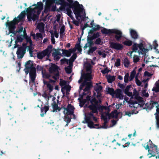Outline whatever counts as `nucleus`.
<instances>
[{
    "label": "nucleus",
    "mask_w": 159,
    "mask_h": 159,
    "mask_svg": "<svg viewBox=\"0 0 159 159\" xmlns=\"http://www.w3.org/2000/svg\"><path fill=\"white\" fill-rule=\"evenodd\" d=\"M133 114V113H129V112H126L125 113L126 115H127L128 116H130L131 115Z\"/></svg>",
    "instance_id": "obj_61"
},
{
    "label": "nucleus",
    "mask_w": 159,
    "mask_h": 159,
    "mask_svg": "<svg viewBox=\"0 0 159 159\" xmlns=\"http://www.w3.org/2000/svg\"><path fill=\"white\" fill-rule=\"evenodd\" d=\"M124 64L125 66L128 67L129 65V62L127 58H125L124 60Z\"/></svg>",
    "instance_id": "obj_35"
},
{
    "label": "nucleus",
    "mask_w": 159,
    "mask_h": 159,
    "mask_svg": "<svg viewBox=\"0 0 159 159\" xmlns=\"http://www.w3.org/2000/svg\"><path fill=\"white\" fill-rule=\"evenodd\" d=\"M142 95L143 96L146 97H148L149 96L148 93L146 92V90H143L142 92Z\"/></svg>",
    "instance_id": "obj_44"
},
{
    "label": "nucleus",
    "mask_w": 159,
    "mask_h": 159,
    "mask_svg": "<svg viewBox=\"0 0 159 159\" xmlns=\"http://www.w3.org/2000/svg\"><path fill=\"white\" fill-rule=\"evenodd\" d=\"M120 59H117L115 63V66L116 67L120 66Z\"/></svg>",
    "instance_id": "obj_45"
},
{
    "label": "nucleus",
    "mask_w": 159,
    "mask_h": 159,
    "mask_svg": "<svg viewBox=\"0 0 159 159\" xmlns=\"http://www.w3.org/2000/svg\"><path fill=\"white\" fill-rule=\"evenodd\" d=\"M153 44L154 46V47L155 49H156V48L158 46V44L157 43V41H155L153 42Z\"/></svg>",
    "instance_id": "obj_54"
},
{
    "label": "nucleus",
    "mask_w": 159,
    "mask_h": 159,
    "mask_svg": "<svg viewBox=\"0 0 159 159\" xmlns=\"http://www.w3.org/2000/svg\"><path fill=\"white\" fill-rule=\"evenodd\" d=\"M138 93L136 90H134V94L132 95V98H134L137 99H139L140 101H142V98H141L139 97L138 96Z\"/></svg>",
    "instance_id": "obj_30"
},
{
    "label": "nucleus",
    "mask_w": 159,
    "mask_h": 159,
    "mask_svg": "<svg viewBox=\"0 0 159 159\" xmlns=\"http://www.w3.org/2000/svg\"><path fill=\"white\" fill-rule=\"evenodd\" d=\"M58 67L54 64H51L49 70H58Z\"/></svg>",
    "instance_id": "obj_39"
},
{
    "label": "nucleus",
    "mask_w": 159,
    "mask_h": 159,
    "mask_svg": "<svg viewBox=\"0 0 159 159\" xmlns=\"http://www.w3.org/2000/svg\"><path fill=\"white\" fill-rule=\"evenodd\" d=\"M57 0H43V2L46 1L45 7V11L48 12L50 11H54L56 10V7L55 2Z\"/></svg>",
    "instance_id": "obj_12"
},
{
    "label": "nucleus",
    "mask_w": 159,
    "mask_h": 159,
    "mask_svg": "<svg viewBox=\"0 0 159 159\" xmlns=\"http://www.w3.org/2000/svg\"><path fill=\"white\" fill-rule=\"evenodd\" d=\"M52 106L53 108L55 110V111H57V110H58L59 111H60V109H58V106L56 104H53V103L52 104Z\"/></svg>",
    "instance_id": "obj_49"
},
{
    "label": "nucleus",
    "mask_w": 159,
    "mask_h": 159,
    "mask_svg": "<svg viewBox=\"0 0 159 159\" xmlns=\"http://www.w3.org/2000/svg\"><path fill=\"white\" fill-rule=\"evenodd\" d=\"M65 117L64 121L67 122V124L66 125V126H67L68 124L70 123V118L67 116H65Z\"/></svg>",
    "instance_id": "obj_42"
},
{
    "label": "nucleus",
    "mask_w": 159,
    "mask_h": 159,
    "mask_svg": "<svg viewBox=\"0 0 159 159\" xmlns=\"http://www.w3.org/2000/svg\"><path fill=\"white\" fill-rule=\"evenodd\" d=\"M65 31V26L64 25H62L60 28V36H62L64 34V32Z\"/></svg>",
    "instance_id": "obj_37"
},
{
    "label": "nucleus",
    "mask_w": 159,
    "mask_h": 159,
    "mask_svg": "<svg viewBox=\"0 0 159 159\" xmlns=\"http://www.w3.org/2000/svg\"><path fill=\"white\" fill-rule=\"evenodd\" d=\"M37 70H43V67L41 66L38 65L36 67Z\"/></svg>",
    "instance_id": "obj_59"
},
{
    "label": "nucleus",
    "mask_w": 159,
    "mask_h": 159,
    "mask_svg": "<svg viewBox=\"0 0 159 159\" xmlns=\"http://www.w3.org/2000/svg\"><path fill=\"white\" fill-rule=\"evenodd\" d=\"M129 31L130 34L132 38L134 39H136L138 38V35L137 33L135 30L131 29H130Z\"/></svg>",
    "instance_id": "obj_25"
},
{
    "label": "nucleus",
    "mask_w": 159,
    "mask_h": 159,
    "mask_svg": "<svg viewBox=\"0 0 159 159\" xmlns=\"http://www.w3.org/2000/svg\"><path fill=\"white\" fill-rule=\"evenodd\" d=\"M144 104V103L143 101L139 102L138 103L134 102L133 103L130 104L129 106L130 107H133L134 108H138L143 107Z\"/></svg>",
    "instance_id": "obj_21"
},
{
    "label": "nucleus",
    "mask_w": 159,
    "mask_h": 159,
    "mask_svg": "<svg viewBox=\"0 0 159 159\" xmlns=\"http://www.w3.org/2000/svg\"><path fill=\"white\" fill-rule=\"evenodd\" d=\"M146 80H147V81H146L145 82L143 83V86H144V87L145 88H146L147 87L148 85V84L147 82L148 81V79H147Z\"/></svg>",
    "instance_id": "obj_51"
},
{
    "label": "nucleus",
    "mask_w": 159,
    "mask_h": 159,
    "mask_svg": "<svg viewBox=\"0 0 159 159\" xmlns=\"http://www.w3.org/2000/svg\"><path fill=\"white\" fill-rule=\"evenodd\" d=\"M72 70H66V72L67 74H70L71 73Z\"/></svg>",
    "instance_id": "obj_64"
},
{
    "label": "nucleus",
    "mask_w": 159,
    "mask_h": 159,
    "mask_svg": "<svg viewBox=\"0 0 159 159\" xmlns=\"http://www.w3.org/2000/svg\"><path fill=\"white\" fill-rule=\"evenodd\" d=\"M110 115L108 114H103L102 115V118L103 120L104 123L103 125L101 127H98L99 124H94L93 122L91 121L92 119L96 121L97 119L96 118L94 117L92 113H90L88 114L85 118L86 122L88 124V126L90 128H101L107 129L110 127V126H107L106 125L107 121L109 119Z\"/></svg>",
    "instance_id": "obj_4"
},
{
    "label": "nucleus",
    "mask_w": 159,
    "mask_h": 159,
    "mask_svg": "<svg viewBox=\"0 0 159 159\" xmlns=\"http://www.w3.org/2000/svg\"><path fill=\"white\" fill-rule=\"evenodd\" d=\"M42 70V74L43 77L45 78H48L52 76L55 80L57 79L59 75L58 70Z\"/></svg>",
    "instance_id": "obj_9"
},
{
    "label": "nucleus",
    "mask_w": 159,
    "mask_h": 159,
    "mask_svg": "<svg viewBox=\"0 0 159 159\" xmlns=\"http://www.w3.org/2000/svg\"><path fill=\"white\" fill-rule=\"evenodd\" d=\"M149 57L148 56H146L145 57H144V62H145L146 63L148 61H149L148 60L149 59Z\"/></svg>",
    "instance_id": "obj_55"
},
{
    "label": "nucleus",
    "mask_w": 159,
    "mask_h": 159,
    "mask_svg": "<svg viewBox=\"0 0 159 159\" xmlns=\"http://www.w3.org/2000/svg\"><path fill=\"white\" fill-rule=\"evenodd\" d=\"M43 97L48 102V101L53 102L55 99V98L52 96H48L46 94H44Z\"/></svg>",
    "instance_id": "obj_24"
},
{
    "label": "nucleus",
    "mask_w": 159,
    "mask_h": 159,
    "mask_svg": "<svg viewBox=\"0 0 159 159\" xmlns=\"http://www.w3.org/2000/svg\"><path fill=\"white\" fill-rule=\"evenodd\" d=\"M153 74L152 73H149L148 71H146L144 73V75L145 76L150 77Z\"/></svg>",
    "instance_id": "obj_46"
},
{
    "label": "nucleus",
    "mask_w": 159,
    "mask_h": 159,
    "mask_svg": "<svg viewBox=\"0 0 159 159\" xmlns=\"http://www.w3.org/2000/svg\"><path fill=\"white\" fill-rule=\"evenodd\" d=\"M133 51H130V52H129L127 54L128 55H129V56H132V52H133Z\"/></svg>",
    "instance_id": "obj_62"
},
{
    "label": "nucleus",
    "mask_w": 159,
    "mask_h": 159,
    "mask_svg": "<svg viewBox=\"0 0 159 159\" xmlns=\"http://www.w3.org/2000/svg\"><path fill=\"white\" fill-rule=\"evenodd\" d=\"M25 16V11H23L16 18H15L12 21L7 22L6 23L9 29V32L7 34L9 35L10 33H11V36H14V38L15 36L16 37L15 41L16 44L17 45L18 43L21 42L24 38H25L26 40V43H23V47L19 48L17 51L16 53L19 58L23 57L25 53L26 47L28 48V49L29 50L30 56L32 57L33 55L32 51L34 49V46L32 45L31 38L27 36L25 30L24 29L23 31V27H20L17 31H14L15 28V24L18 22L23 20Z\"/></svg>",
    "instance_id": "obj_2"
},
{
    "label": "nucleus",
    "mask_w": 159,
    "mask_h": 159,
    "mask_svg": "<svg viewBox=\"0 0 159 159\" xmlns=\"http://www.w3.org/2000/svg\"><path fill=\"white\" fill-rule=\"evenodd\" d=\"M74 108L70 104H69L66 108H64L63 111L65 115H72L73 113Z\"/></svg>",
    "instance_id": "obj_17"
},
{
    "label": "nucleus",
    "mask_w": 159,
    "mask_h": 159,
    "mask_svg": "<svg viewBox=\"0 0 159 159\" xmlns=\"http://www.w3.org/2000/svg\"><path fill=\"white\" fill-rule=\"evenodd\" d=\"M101 31L102 33L105 34H110L111 33L115 34V37L116 40L119 41L122 36V33L120 30L116 29H107L103 28Z\"/></svg>",
    "instance_id": "obj_8"
},
{
    "label": "nucleus",
    "mask_w": 159,
    "mask_h": 159,
    "mask_svg": "<svg viewBox=\"0 0 159 159\" xmlns=\"http://www.w3.org/2000/svg\"><path fill=\"white\" fill-rule=\"evenodd\" d=\"M25 72L26 74H27L28 72L30 73V75L31 79L30 84H31V83H33L34 82L36 76V72L35 70H26Z\"/></svg>",
    "instance_id": "obj_18"
},
{
    "label": "nucleus",
    "mask_w": 159,
    "mask_h": 159,
    "mask_svg": "<svg viewBox=\"0 0 159 159\" xmlns=\"http://www.w3.org/2000/svg\"><path fill=\"white\" fill-rule=\"evenodd\" d=\"M25 66L26 70H35V65L32 61L30 60L26 62Z\"/></svg>",
    "instance_id": "obj_19"
},
{
    "label": "nucleus",
    "mask_w": 159,
    "mask_h": 159,
    "mask_svg": "<svg viewBox=\"0 0 159 159\" xmlns=\"http://www.w3.org/2000/svg\"><path fill=\"white\" fill-rule=\"evenodd\" d=\"M103 114H108L110 115L109 119L111 117L116 118L117 116V111L115 110L114 111L112 112L110 114L108 113H104Z\"/></svg>",
    "instance_id": "obj_31"
},
{
    "label": "nucleus",
    "mask_w": 159,
    "mask_h": 159,
    "mask_svg": "<svg viewBox=\"0 0 159 159\" xmlns=\"http://www.w3.org/2000/svg\"><path fill=\"white\" fill-rule=\"evenodd\" d=\"M110 46L111 48L116 50L121 49L123 47L120 44L114 42L111 43Z\"/></svg>",
    "instance_id": "obj_22"
},
{
    "label": "nucleus",
    "mask_w": 159,
    "mask_h": 159,
    "mask_svg": "<svg viewBox=\"0 0 159 159\" xmlns=\"http://www.w3.org/2000/svg\"><path fill=\"white\" fill-rule=\"evenodd\" d=\"M52 50V47L51 45L48 46L47 48L37 54V57L40 59H42L46 57V60H48L50 56V54Z\"/></svg>",
    "instance_id": "obj_10"
},
{
    "label": "nucleus",
    "mask_w": 159,
    "mask_h": 159,
    "mask_svg": "<svg viewBox=\"0 0 159 159\" xmlns=\"http://www.w3.org/2000/svg\"><path fill=\"white\" fill-rule=\"evenodd\" d=\"M152 46L150 44L146 45H144L143 43L139 44L134 43L132 46L133 52H138L139 55L143 54L147 52L149 50L152 49Z\"/></svg>",
    "instance_id": "obj_6"
},
{
    "label": "nucleus",
    "mask_w": 159,
    "mask_h": 159,
    "mask_svg": "<svg viewBox=\"0 0 159 159\" xmlns=\"http://www.w3.org/2000/svg\"><path fill=\"white\" fill-rule=\"evenodd\" d=\"M76 53H74L71 57L70 61L69 62V65L67 68H66L65 70H71L73 66V62L74 61L76 58Z\"/></svg>",
    "instance_id": "obj_20"
},
{
    "label": "nucleus",
    "mask_w": 159,
    "mask_h": 159,
    "mask_svg": "<svg viewBox=\"0 0 159 159\" xmlns=\"http://www.w3.org/2000/svg\"><path fill=\"white\" fill-rule=\"evenodd\" d=\"M109 72V70H101V72L103 74H104L107 73Z\"/></svg>",
    "instance_id": "obj_58"
},
{
    "label": "nucleus",
    "mask_w": 159,
    "mask_h": 159,
    "mask_svg": "<svg viewBox=\"0 0 159 159\" xmlns=\"http://www.w3.org/2000/svg\"><path fill=\"white\" fill-rule=\"evenodd\" d=\"M136 83L137 85L138 86H141L142 87L143 86V83L147 81V80H143L142 82H140L137 78V77L135 78Z\"/></svg>",
    "instance_id": "obj_32"
},
{
    "label": "nucleus",
    "mask_w": 159,
    "mask_h": 159,
    "mask_svg": "<svg viewBox=\"0 0 159 159\" xmlns=\"http://www.w3.org/2000/svg\"><path fill=\"white\" fill-rule=\"evenodd\" d=\"M100 27L99 25H95V26L94 27H93V29L95 30H98L100 29Z\"/></svg>",
    "instance_id": "obj_53"
},
{
    "label": "nucleus",
    "mask_w": 159,
    "mask_h": 159,
    "mask_svg": "<svg viewBox=\"0 0 159 159\" xmlns=\"http://www.w3.org/2000/svg\"><path fill=\"white\" fill-rule=\"evenodd\" d=\"M158 66H157L156 65H151L150 66H148V69H153L154 68V67H158Z\"/></svg>",
    "instance_id": "obj_52"
},
{
    "label": "nucleus",
    "mask_w": 159,
    "mask_h": 159,
    "mask_svg": "<svg viewBox=\"0 0 159 159\" xmlns=\"http://www.w3.org/2000/svg\"><path fill=\"white\" fill-rule=\"evenodd\" d=\"M146 106L148 109H151L153 107H155L157 112L155 113V115L156 116L157 120V126L158 128H159V118L158 117L159 115V104L156 102H151L149 104H147Z\"/></svg>",
    "instance_id": "obj_11"
},
{
    "label": "nucleus",
    "mask_w": 159,
    "mask_h": 159,
    "mask_svg": "<svg viewBox=\"0 0 159 159\" xmlns=\"http://www.w3.org/2000/svg\"><path fill=\"white\" fill-rule=\"evenodd\" d=\"M139 56L137 55H134L133 57V61L134 63L137 62L139 60Z\"/></svg>",
    "instance_id": "obj_41"
},
{
    "label": "nucleus",
    "mask_w": 159,
    "mask_h": 159,
    "mask_svg": "<svg viewBox=\"0 0 159 159\" xmlns=\"http://www.w3.org/2000/svg\"><path fill=\"white\" fill-rule=\"evenodd\" d=\"M107 92L110 94L113 97L119 98L120 99L123 98L122 94L120 89H117L116 91L112 88H107L106 89Z\"/></svg>",
    "instance_id": "obj_13"
},
{
    "label": "nucleus",
    "mask_w": 159,
    "mask_h": 159,
    "mask_svg": "<svg viewBox=\"0 0 159 159\" xmlns=\"http://www.w3.org/2000/svg\"><path fill=\"white\" fill-rule=\"evenodd\" d=\"M51 36H52L54 37L55 36L56 38H58L59 36L58 33L56 31H55L54 32H51Z\"/></svg>",
    "instance_id": "obj_38"
},
{
    "label": "nucleus",
    "mask_w": 159,
    "mask_h": 159,
    "mask_svg": "<svg viewBox=\"0 0 159 159\" xmlns=\"http://www.w3.org/2000/svg\"><path fill=\"white\" fill-rule=\"evenodd\" d=\"M91 73V70H84L82 71L81 76L78 81L79 83L82 82L80 87L79 94L81 98H78V100H80V105L81 107L84 104L87 107L88 104L90 103L91 105L89 106L88 107L92 110L93 112L96 113L99 107L98 103L101 102L100 99L102 98L101 92L102 87L99 84H96L94 87V90L97 93V97L98 100V101H97L93 97H92V99L90 100L89 95L87 96L86 97V99L83 101L81 99V97L85 94L87 93L89 94V90L92 86L91 80L93 78V75Z\"/></svg>",
    "instance_id": "obj_1"
},
{
    "label": "nucleus",
    "mask_w": 159,
    "mask_h": 159,
    "mask_svg": "<svg viewBox=\"0 0 159 159\" xmlns=\"http://www.w3.org/2000/svg\"><path fill=\"white\" fill-rule=\"evenodd\" d=\"M76 49L78 50L80 54L81 53L82 49L81 47L80 43L77 44L74 48L72 49H70L69 51L62 50V56H65L67 57H69L71 55V54L72 52H75Z\"/></svg>",
    "instance_id": "obj_14"
},
{
    "label": "nucleus",
    "mask_w": 159,
    "mask_h": 159,
    "mask_svg": "<svg viewBox=\"0 0 159 159\" xmlns=\"http://www.w3.org/2000/svg\"><path fill=\"white\" fill-rule=\"evenodd\" d=\"M136 72L135 70H133V71L131 73L130 78V80H131L134 77L135 75V74Z\"/></svg>",
    "instance_id": "obj_43"
},
{
    "label": "nucleus",
    "mask_w": 159,
    "mask_h": 159,
    "mask_svg": "<svg viewBox=\"0 0 159 159\" xmlns=\"http://www.w3.org/2000/svg\"><path fill=\"white\" fill-rule=\"evenodd\" d=\"M116 122V120H112V123L113 124V125H115Z\"/></svg>",
    "instance_id": "obj_63"
},
{
    "label": "nucleus",
    "mask_w": 159,
    "mask_h": 159,
    "mask_svg": "<svg viewBox=\"0 0 159 159\" xmlns=\"http://www.w3.org/2000/svg\"><path fill=\"white\" fill-rule=\"evenodd\" d=\"M44 86H46L47 88V90L49 91V93H51L53 89V86L51 85L49 83L45 81L44 80L43 81Z\"/></svg>",
    "instance_id": "obj_23"
},
{
    "label": "nucleus",
    "mask_w": 159,
    "mask_h": 159,
    "mask_svg": "<svg viewBox=\"0 0 159 159\" xmlns=\"http://www.w3.org/2000/svg\"><path fill=\"white\" fill-rule=\"evenodd\" d=\"M60 84L62 87L61 91L64 95L65 94V92L67 95L69 94L71 87L68 85V83L62 80H60Z\"/></svg>",
    "instance_id": "obj_15"
},
{
    "label": "nucleus",
    "mask_w": 159,
    "mask_h": 159,
    "mask_svg": "<svg viewBox=\"0 0 159 159\" xmlns=\"http://www.w3.org/2000/svg\"><path fill=\"white\" fill-rule=\"evenodd\" d=\"M51 41L53 44H54L55 43V39L54 37L52 36H51Z\"/></svg>",
    "instance_id": "obj_60"
},
{
    "label": "nucleus",
    "mask_w": 159,
    "mask_h": 159,
    "mask_svg": "<svg viewBox=\"0 0 159 159\" xmlns=\"http://www.w3.org/2000/svg\"><path fill=\"white\" fill-rule=\"evenodd\" d=\"M130 85L127 86L125 89V93L129 96H131L132 95V93L129 92V89L130 88Z\"/></svg>",
    "instance_id": "obj_27"
},
{
    "label": "nucleus",
    "mask_w": 159,
    "mask_h": 159,
    "mask_svg": "<svg viewBox=\"0 0 159 159\" xmlns=\"http://www.w3.org/2000/svg\"><path fill=\"white\" fill-rule=\"evenodd\" d=\"M48 106L47 105L45 106L44 108L41 109V116H43L44 114H46V112L48 110Z\"/></svg>",
    "instance_id": "obj_29"
},
{
    "label": "nucleus",
    "mask_w": 159,
    "mask_h": 159,
    "mask_svg": "<svg viewBox=\"0 0 159 159\" xmlns=\"http://www.w3.org/2000/svg\"><path fill=\"white\" fill-rule=\"evenodd\" d=\"M56 17H57L56 20L57 22L59 21L60 20V17H61L60 15H57Z\"/></svg>",
    "instance_id": "obj_56"
},
{
    "label": "nucleus",
    "mask_w": 159,
    "mask_h": 159,
    "mask_svg": "<svg viewBox=\"0 0 159 159\" xmlns=\"http://www.w3.org/2000/svg\"><path fill=\"white\" fill-rule=\"evenodd\" d=\"M44 25L42 23H41L38 24L37 26L39 30V31L41 33L44 32Z\"/></svg>",
    "instance_id": "obj_28"
},
{
    "label": "nucleus",
    "mask_w": 159,
    "mask_h": 159,
    "mask_svg": "<svg viewBox=\"0 0 159 159\" xmlns=\"http://www.w3.org/2000/svg\"><path fill=\"white\" fill-rule=\"evenodd\" d=\"M148 144L145 147V144L144 146L146 150H148V155L149 157H151L152 156H154L155 155V154L158 152V149L157 146L152 144V142L150 140H149Z\"/></svg>",
    "instance_id": "obj_7"
},
{
    "label": "nucleus",
    "mask_w": 159,
    "mask_h": 159,
    "mask_svg": "<svg viewBox=\"0 0 159 159\" xmlns=\"http://www.w3.org/2000/svg\"><path fill=\"white\" fill-rule=\"evenodd\" d=\"M98 54L100 56H101L103 57H105L106 55L107 54V52H106L104 51L103 50H101L98 51Z\"/></svg>",
    "instance_id": "obj_33"
},
{
    "label": "nucleus",
    "mask_w": 159,
    "mask_h": 159,
    "mask_svg": "<svg viewBox=\"0 0 159 159\" xmlns=\"http://www.w3.org/2000/svg\"><path fill=\"white\" fill-rule=\"evenodd\" d=\"M101 42V40L100 39L98 38L97 39L95 42L96 44H100Z\"/></svg>",
    "instance_id": "obj_50"
},
{
    "label": "nucleus",
    "mask_w": 159,
    "mask_h": 159,
    "mask_svg": "<svg viewBox=\"0 0 159 159\" xmlns=\"http://www.w3.org/2000/svg\"><path fill=\"white\" fill-rule=\"evenodd\" d=\"M123 43L126 45L128 46H131L132 43V41L129 40H127L123 42Z\"/></svg>",
    "instance_id": "obj_40"
},
{
    "label": "nucleus",
    "mask_w": 159,
    "mask_h": 159,
    "mask_svg": "<svg viewBox=\"0 0 159 159\" xmlns=\"http://www.w3.org/2000/svg\"><path fill=\"white\" fill-rule=\"evenodd\" d=\"M43 7V4L41 2H38L34 5L27 8L26 10L27 17L29 21H35L38 19V16Z\"/></svg>",
    "instance_id": "obj_5"
},
{
    "label": "nucleus",
    "mask_w": 159,
    "mask_h": 159,
    "mask_svg": "<svg viewBox=\"0 0 159 159\" xmlns=\"http://www.w3.org/2000/svg\"><path fill=\"white\" fill-rule=\"evenodd\" d=\"M33 38L36 40H38L40 39H42L43 38V34L39 33H37L36 34L32 35Z\"/></svg>",
    "instance_id": "obj_26"
},
{
    "label": "nucleus",
    "mask_w": 159,
    "mask_h": 159,
    "mask_svg": "<svg viewBox=\"0 0 159 159\" xmlns=\"http://www.w3.org/2000/svg\"><path fill=\"white\" fill-rule=\"evenodd\" d=\"M62 50L55 49L54 51L52 54V56L54 57V60L56 61H58L61 57V56H62L61 52Z\"/></svg>",
    "instance_id": "obj_16"
},
{
    "label": "nucleus",
    "mask_w": 159,
    "mask_h": 159,
    "mask_svg": "<svg viewBox=\"0 0 159 159\" xmlns=\"http://www.w3.org/2000/svg\"><path fill=\"white\" fill-rule=\"evenodd\" d=\"M84 67L85 69V70H91L92 68V66L91 64L88 62L84 63Z\"/></svg>",
    "instance_id": "obj_36"
},
{
    "label": "nucleus",
    "mask_w": 159,
    "mask_h": 159,
    "mask_svg": "<svg viewBox=\"0 0 159 159\" xmlns=\"http://www.w3.org/2000/svg\"><path fill=\"white\" fill-rule=\"evenodd\" d=\"M91 43H91V41H90V42H88V43H87V44H86L85 45V48H86L87 47H89V46H90V45H91ZM84 47H85V46Z\"/></svg>",
    "instance_id": "obj_57"
},
{
    "label": "nucleus",
    "mask_w": 159,
    "mask_h": 159,
    "mask_svg": "<svg viewBox=\"0 0 159 159\" xmlns=\"http://www.w3.org/2000/svg\"><path fill=\"white\" fill-rule=\"evenodd\" d=\"M129 74L127 73L125 74L124 77V81L125 83H127L128 81Z\"/></svg>",
    "instance_id": "obj_47"
},
{
    "label": "nucleus",
    "mask_w": 159,
    "mask_h": 159,
    "mask_svg": "<svg viewBox=\"0 0 159 159\" xmlns=\"http://www.w3.org/2000/svg\"><path fill=\"white\" fill-rule=\"evenodd\" d=\"M56 4L61 5V6L59 8L60 9L64 11L72 19L74 18L72 15L71 8L77 19L79 17L85 16L83 7L82 5L79 4L78 2H73L72 0H58L56 2Z\"/></svg>",
    "instance_id": "obj_3"
},
{
    "label": "nucleus",
    "mask_w": 159,
    "mask_h": 159,
    "mask_svg": "<svg viewBox=\"0 0 159 159\" xmlns=\"http://www.w3.org/2000/svg\"><path fill=\"white\" fill-rule=\"evenodd\" d=\"M108 82L109 83H111L115 80L114 76L107 75V76Z\"/></svg>",
    "instance_id": "obj_34"
},
{
    "label": "nucleus",
    "mask_w": 159,
    "mask_h": 159,
    "mask_svg": "<svg viewBox=\"0 0 159 159\" xmlns=\"http://www.w3.org/2000/svg\"><path fill=\"white\" fill-rule=\"evenodd\" d=\"M96 48L95 47H92L90 48V49L88 51L89 53H92L96 49Z\"/></svg>",
    "instance_id": "obj_48"
}]
</instances>
